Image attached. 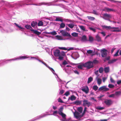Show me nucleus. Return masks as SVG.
<instances>
[{
    "mask_svg": "<svg viewBox=\"0 0 121 121\" xmlns=\"http://www.w3.org/2000/svg\"><path fill=\"white\" fill-rule=\"evenodd\" d=\"M118 27H112L111 29L112 30H111V31L113 32H119L121 31L119 29Z\"/></svg>",
    "mask_w": 121,
    "mask_h": 121,
    "instance_id": "nucleus-9",
    "label": "nucleus"
},
{
    "mask_svg": "<svg viewBox=\"0 0 121 121\" xmlns=\"http://www.w3.org/2000/svg\"><path fill=\"white\" fill-rule=\"evenodd\" d=\"M118 60V59H112L111 60H109L108 62V64H112L114 63V62H115L116 61Z\"/></svg>",
    "mask_w": 121,
    "mask_h": 121,
    "instance_id": "nucleus-13",
    "label": "nucleus"
},
{
    "mask_svg": "<svg viewBox=\"0 0 121 121\" xmlns=\"http://www.w3.org/2000/svg\"><path fill=\"white\" fill-rule=\"evenodd\" d=\"M96 109H97L99 110H101L103 109H104V107H101L100 106L97 107L96 108Z\"/></svg>",
    "mask_w": 121,
    "mask_h": 121,
    "instance_id": "nucleus-34",
    "label": "nucleus"
},
{
    "mask_svg": "<svg viewBox=\"0 0 121 121\" xmlns=\"http://www.w3.org/2000/svg\"><path fill=\"white\" fill-rule=\"evenodd\" d=\"M83 105L84 107L86 106L89 107L91 105V102L86 100L84 99L83 101Z\"/></svg>",
    "mask_w": 121,
    "mask_h": 121,
    "instance_id": "nucleus-2",
    "label": "nucleus"
},
{
    "mask_svg": "<svg viewBox=\"0 0 121 121\" xmlns=\"http://www.w3.org/2000/svg\"><path fill=\"white\" fill-rule=\"evenodd\" d=\"M108 87L110 88H113L114 87V85L112 84H109L108 85Z\"/></svg>",
    "mask_w": 121,
    "mask_h": 121,
    "instance_id": "nucleus-43",
    "label": "nucleus"
},
{
    "mask_svg": "<svg viewBox=\"0 0 121 121\" xmlns=\"http://www.w3.org/2000/svg\"><path fill=\"white\" fill-rule=\"evenodd\" d=\"M65 54L64 52L63 51H62L61 52V53H60V55L62 56H65Z\"/></svg>",
    "mask_w": 121,
    "mask_h": 121,
    "instance_id": "nucleus-48",
    "label": "nucleus"
},
{
    "mask_svg": "<svg viewBox=\"0 0 121 121\" xmlns=\"http://www.w3.org/2000/svg\"><path fill=\"white\" fill-rule=\"evenodd\" d=\"M59 114L61 115L62 116V117L63 118H66V115L63 112L60 114Z\"/></svg>",
    "mask_w": 121,
    "mask_h": 121,
    "instance_id": "nucleus-33",
    "label": "nucleus"
},
{
    "mask_svg": "<svg viewBox=\"0 0 121 121\" xmlns=\"http://www.w3.org/2000/svg\"><path fill=\"white\" fill-rule=\"evenodd\" d=\"M106 86H103L99 88L98 90L99 91H102V92H106L109 91V88L106 87Z\"/></svg>",
    "mask_w": 121,
    "mask_h": 121,
    "instance_id": "nucleus-3",
    "label": "nucleus"
},
{
    "mask_svg": "<svg viewBox=\"0 0 121 121\" xmlns=\"http://www.w3.org/2000/svg\"><path fill=\"white\" fill-rule=\"evenodd\" d=\"M58 101L59 102L61 103H63V101L61 100V99L60 98H59L58 99Z\"/></svg>",
    "mask_w": 121,
    "mask_h": 121,
    "instance_id": "nucleus-54",
    "label": "nucleus"
},
{
    "mask_svg": "<svg viewBox=\"0 0 121 121\" xmlns=\"http://www.w3.org/2000/svg\"><path fill=\"white\" fill-rule=\"evenodd\" d=\"M20 58L21 59H25L27 58V57L26 56H22L21 57H20Z\"/></svg>",
    "mask_w": 121,
    "mask_h": 121,
    "instance_id": "nucleus-60",
    "label": "nucleus"
},
{
    "mask_svg": "<svg viewBox=\"0 0 121 121\" xmlns=\"http://www.w3.org/2000/svg\"><path fill=\"white\" fill-rule=\"evenodd\" d=\"M93 80V78L91 77H90L88 79V80L87 82L88 84H89Z\"/></svg>",
    "mask_w": 121,
    "mask_h": 121,
    "instance_id": "nucleus-21",
    "label": "nucleus"
},
{
    "mask_svg": "<svg viewBox=\"0 0 121 121\" xmlns=\"http://www.w3.org/2000/svg\"><path fill=\"white\" fill-rule=\"evenodd\" d=\"M110 80L111 82L114 83H115V81L112 77H111L110 78Z\"/></svg>",
    "mask_w": 121,
    "mask_h": 121,
    "instance_id": "nucleus-50",
    "label": "nucleus"
},
{
    "mask_svg": "<svg viewBox=\"0 0 121 121\" xmlns=\"http://www.w3.org/2000/svg\"><path fill=\"white\" fill-rule=\"evenodd\" d=\"M31 58L32 59V58H33V59H36V60H38L39 62H41L42 63V62H42V61H41L40 60L36 58V57H31Z\"/></svg>",
    "mask_w": 121,
    "mask_h": 121,
    "instance_id": "nucleus-59",
    "label": "nucleus"
},
{
    "mask_svg": "<svg viewBox=\"0 0 121 121\" xmlns=\"http://www.w3.org/2000/svg\"><path fill=\"white\" fill-rule=\"evenodd\" d=\"M63 108L62 107H60V108L59 110V111L58 112V113L59 114H60L62 113V111L63 110Z\"/></svg>",
    "mask_w": 121,
    "mask_h": 121,
    "instance_id": "nucleus-25",
    "label": "nucleus"
},
{
    "mask_svg": "<svg viewBox=\"0 0 121 121\" xmlns=\"http://www.w3.org/2000/svg\"><path fill=\"white\" fill-rule=\"evenodd\" d=\"M25 27L27 29H30V28L31 27V26L30 25H25Z\"/></svg>",
    "mask_w": 121,
    "mask_h": 121,
    "instance_id": "nucleus-41",
    "label": "nucleus"
},
{
    "mask_svg": "<svg viewBox=\"0 0 121 121\" xmlns=\"http://www.w3.org/2000/svg\"><path fill=\"white\" fill-rule=\"evenodd\" d=\"M115 95L116 96H119L121 94V92L120 91H116L115 93Z\"/></svg>",
    "mask_w": 121,
    "mask_h": 121,
    "instance_id": "nucleus-20",
    "label": "nucleus"
},
{
    "mask_svg": "<svg viewBox=\"0 0 121 121\" xmlns=\"http://www.w3.org/2000/svg\"><path fill=\"white\" fill-rule=\"evenodd\" d=\"M107 50L105 49H103L101 51V56L102 57H104L106 56L107 54Z\"/></svg>",
    "mask_w": 121,
    "mask_h": 121,
    "instance_id": "nucleus-6",
    "label": "nucleus"
},
{
    "mask_svg": "<svg viewBox=\"0 0 121 121\" xmlns=\"http://www.w3.org/2000/svg\"><path fill=\"white\" fill-rule=\"evenodd\" d=\"M89 29H90L91 30L93 31L94 32H96V30L92 27H90Z\"/></svg>",
    "mask_w": 121,
    "mask_h": 121,
    "instance_id": "nucleus-57",
    "label": "nucleus"
},
{
    "mask_svg": "<svg viewBox=\"0 0 121 121\" xmlns=\"http://www.w3.org/2000/svg\"><path fill=\"white\" fill-rule=\"evenodd\" d=\"M70 94L69 92V91H66L65 94L64 95L66 96H67Z\"/></svg>",
    "mask_w": 121,
    "mask_h": 121,
    "instance_id": "nucleus-51",
    "label": "nucleus"
},
{
    "mask_svg": "<svg viewBox=\"0 0 121 121\" xmlns=\"http://www.w3.org/2000/svg\"><path fill=\"white\" fill-rule=\"evenodd\" d=\"M81 90L83 92H85L86 94H87L89 91V89L88 86H86L84 87V88H82Z\"/></svg>",
    "mask_w": 121,
    "mask_h": 121,
    "instance_id": "nucleus-8",
    "label": "nucleus"
},
{
    "mask_svg": "<svg viewBox=\"0 0 121 121\" xmlns=\"http://www.w3.org/2000/svg\"><path fill=\"white\" fill-rule=\"evenodd\" d=\"M58 56H59L58 59H59L60 60H63V57L62 56H61L60 55Z\"/></svg>",
    "mask_w": 121,
    "mask_h": 121,
    "instance_id": "nucleus-49",
    "label": "nucleus"
},
{
    "mask_svg": "<svg viewBox=\"0 0 121 121\" xmlns=\"http://www.w3.org/2000/svg\"><path fill=\"white\" fill-rule=\"evenodd\" d=\"M87 53L89 54H90L92 53L93 52V51L92 50H88L87 51Z\"/></svg>",
    "mask_w": 121,
    "mask_h": 121,
    "instance_id": "nucleus-42",
    "label": "nucleus"
},
{
    "mask_svg": "<svg viewBox=\"0 0 121 121\" xmlns=\"http://www.w3.org/2000/svg\"><path fill=\"white\" fill-rule=\"evenodd\" d=\"M47 34L55 35H56L57 33L56 31H54L51 32H48Z\"/></svg>",
    "mask_w": 121,
    "mask_h": 121,
    "instance_id": "nucleus-23",
    "label": "nucleus"
},
{
    "mask_svg": "<svg viewBox=\"0 0 121 121\" xmlns=\"http://www.w3.org/2000/svg\"><path fill=\"white\" fill-rule=\"evenodd\" d=\"M96 38L97 41L98 42L101 41V38L98 35H97L96 36Z\"/></svg>",
    "mask_w": 121,
    "mask_h": 121,
    "instance_id": "nucleus-22",
    "label": "nucleus"
},
{
    "mask_svg": "<svg viewBox=\"0 0 121 121\" xmlns=\"http://www.w3.org/2000/svg\"><path fill=\"white\" fill-rule=\"evenodd\" d=\"M55 21H60L61 22H62L63 21L62 19L59 17H57Z\"/></svg>",
    "mask_w": 121,
    "mask_h": 121,
    "instance_id": "nucleus-27",
    "label": "nucleus"
},
{
    "mask_svg": "<svg viewBox=\"0 0 121 121\" xmlns=\"http://www.w3.org/2000/svg\"><path fill=\"white\" fill-rule=\"evenodd\" d=\"M60 32L61 33L62 35L64 36H66L67 37H69L70 38H71L72 37V36L69 34L64 30H62L60 31Z\"/></svg>",
    "mask_w": 121,
    "mask_h": 121,
    "instance_id": "nucleus-4",
    "label": "nucleus"
},
{
    "mask_svg": "<svg viewBox=\"0 0 121 121\" xmlns=\"http://www.w3.org/2000/svg\"><path fill=\"white\" fill-rule=\"evenodd\" d=\"M97 62V61L96 60H94L93 61H92V63L93 65V63H95Z\"/></svg>",
    "mask_w": 121,
    "mask_h": 121,
    "instance_id": "nucleus-62",
    "label": "nucleus"
},
{
    "mask_svg": "<svg viewBox=\"0 0 121 121\" xmlns=\"http://www.w3.org/2000/svg\"><path fill=\"white\" fill-rule=\"evenodd\" d=\"M58 48L60 49H61V50H67V48L65 47H59Z\"/></svg>",
    "mask_w": 121,
    "mask_h": 121,
    "instance_id": "nucleus-45",
    "label": "nucleus"
},
{
    "mask_svg": "<svg viewBox=\"0 0 121 121\" xmlns=\"http://www.w3.org/2000/svg\"><path fill=\"white\" fill-rule=\"evenodd\" d=\"M79 27L83 31H85V29L84 26H80Z\"/></svg>",
    "mask_w": 121,
    "mask_h": 121,
    "instance_id": "nucleus-47",
    "label": "nucleus"
},
{
    "mask_svg": "<svg viewBox=\"0 0 121 121\" xmlns=\"http://www.w3.org/2000/svg\"><path fill=\"white\" fill-rule=\"evenodd\" d=\"M81 40L83 42L88 41V40L87 39L86 36L85 35H83L82 36Z\"/></svg>",
    "mask_w": 121,
    "mask_h": 121,
    "instance_id": "nucleus-12",
    "label": "nucleus"
},
{
    "mask_svg": "<svg viewBox=\"0 0 121 121\" xmlns=\"http://www.w3.org/2000/svg\"><path fill=\"white\" fill-rule=\"evenodd\" d=\"M65 24L62 22L61 23L60 25V28H64L65 27Z\"/></svg>",
    "mask_w": 121,
    "mask_h": 121,
    "instance_id": "nucleus-36",
    "label": "nucleus"
},
{
    "mask_svg": "<svg viewBox=\"0 0 121 121\" xmlns=\"http://www.w3.org/2000/svg\"><path fill=\"white\" fill-rule=\"evenodd\" d=\"M67 25L70 28H72L74 26H75L74 24L72 23H70L69 24H67Z\"/></svg>",
    "mask_w": 121,
    "mask_h": 121,
    "instance_id": "nucleus-24",
    "label": "nucleus"
},
{
    "mask_svg": "<svg viewBox=\"0 0 121 121\" xmlns=\"http://www.w3.org/2000/svg\"><path fill=\"white\" fill-rule=\"evenodd\" d=\"M78 110L80 113H82L83 110V108L82 107H78Z\"/></svg>",
    "mask_w": 121,
    "mask_h": 121,
    "instance_id": "nucleus-29",
    "label": "nucleus"
},
{
    "mask_svg": "<svg viewBox=\"0 0 121 121\" xmlns=\"http://www.w3.org/2000/svg\"><path fill=\"white\" fill-rule=\"evenodd\" d=\"M33 32L35 34L38 35H40L41 32H39L36 30H32Z\"/></svg>",
    "mask_w": 121,
    "mask_h": 121,
    "instance_id": "nucleus-17",
    "label": "nucleus"
},
{
    "mask_svg": "<svg viewBox=\"0 0 121 121\" xmlns=\"http://www.w3.org/2000/svg\"><path fill=\"white\" fill-rule=\"evenodd\" d=\"M98 87L96 85L94 86H93V89L95 91H96L98 88Z\"/></svg>",
    "mask_w": 121,
    "mask_h": 121,
    "instance_id": "nucleus-38",
    "label": "nucleus"
},
{
    "mask_svg": "<svg viewBox=\"0 0 121 121\" xmlns=\"http://www.w3.org/2000/svg\"><path fill=\"white\" fill-rule=\"evenodd\" d=\"M15 24L16 26H17L19 28L22 29H24V28L22 27H21V26H19L18 24H16V23H15Z\"/></svg>",
    "mask_w": 121,
    "mask_h": 121,
    "instance_id": "nucleus-46",
    "label": "nucleus"
},
{
    "mask_svg": "<svg viewBox=\"0 0 121 121\" xmlns=\"http://www.w3.org/2000/svg\"><path fill=\"white\" fill-rule=\"evenodd\" d=\"M56 37L57 39L58 40H62V39L61 36H60L57 35L56 36Z\"/></svg>",
    "mask_w": 121,
    "mask_h": 121,
    "instance_id": "nucleus-39",
    "label": "nucleus"
},
{
    "mask_svg": "<svg viewBox=\"0 0 121 121\" xmlns=\"http://www.w3.org/2000/svg\"><path fill=\"white\" fill-rule=\"evenodd\" d=\"M103 11L106 12H109L111 11L114 12L115 11L114 9H110L107 7H105L103 9Z\"/></svg>",
    "mask_w": 121,
    "mask_h": 121,
    "instance_id": "nucleus-11",
    "label": "nucleus"
},
{
    "mask_svg": "<svg viewBox=\"0 0 121 121\" xmlns=\"http://www.w3.org/2000/svg\"><path fill=\"white\" fill-rule=\"evenodd\" d=\"M104 17H103L102 18L104 19H106L105 17H107L108 18H110L111 17V15L110 14H108L107 13L104 14H103Z\"/></svg>",
    "mask_w": 121,
    "mask_h": 121,
    "instance_id": "nucleus-14",
    "label": "nucleus"
},
{
    "mask_svg": "<svg viewBox=\"0 0 121 121\" xmlns=\"http://www.w3.org/2000/svg\"><path fill=\"white\" fill-rule=\"evenodd\" d=\"M74 115L75 117L77 119L80 118L83 116L82 114V115L78 112H76L74 113Z\"/></svg>",
    "mask_w": 121,
    "mask_h": 121,
    "instance_id": "nucleus-5",
    "label": "nucleus"
},
{
    "mask_svg": "<svg viewBox=\"0 0 121 121\" xmlns=\"http://www.w3.org/2000/svg\"><path fill=\"white\" fill-rule=\"evenodd\" d=\"M110 59V57L109 56H108L107 57H106L105 58V60H109Z\"/></svg>",
    "mask_w": 121,
    "mask_h": 121,
    "instance_id": "nucleus-63",
    "label": "nucleus"
},
{
    "mask_svg": "<svg viewBox=\"0 0 121 121\" xmlns=\"http://www.w3.org/2000/svg\"><path fill=\"white\" fill-rule=\"evenodd\" d=\"M103 27L105 28L106 29H111L112 27L110 26H103Z\"/></svg>",
    "mask_w": 121,
    "mask_h": 121,
    "instance_id": "nucleus-30",
    "label": "nucleus"
},
{
    "mask_svg": "<svg viewBox=\"0 0 121 121\" xmlns=\"http://www.w3.org/2000/svg\"><path fill=\"white\" fill-rule=\"evenodd\" d=\"M48 67L49 68V69L50 70H51L53 73V72H55L54 70V69L52 68H51L49 66Z\"/></svg>",
    "mask_w": 121,
    "mask_h": 121,
    "instance_id": "nucleus-58",
    "label": "nucleus"
},
{
    "mask_svg": "<svg viewBox=\"0 0 121 121\" xmlns=\"http://www.w3.org/2000/svg\"><path fill=\"white\" fill-rule=\"evenodd\" d=\"M88 41L92 42L93 40V38L91 36H89V39L88 40Z\"/></svg>",
    "mask_w": 121,
    "mask_h": 121,
    "instance_id": "nucleus-40",
    "label": "nucleus"
},
{
    "mask_svg": "<svg viewBox=\"0 0 121 121\" xmlns=\"http://www.w3.org/2000/svg\"><path fill=\"white\" fill-rule=\"evenodd\" d=\"M90 13H92L94 14L95 15H97L98 13L96 12V11L94 10H93V12H89Z\"/></svg>",
    "mask_w": 121,
    "mask_h": 121,
    "instance_id": "nucleus-52",
    "label": "nucleus"
},
{
    "mask_svg": "<svg viewBox=\"0 0 121 121\" xmlns=\"http://www.w3.org/2000/svg\"><path fill=\"white\" fill-rule=\"evenodd\" d=\"M119 50H118L117 51V52H116V53L114 55V56H117L118 55V53L119 52Z\"/></svg>",
    "mask_w": 121,
    "mask_h": 121,
    "instance_id": "nucleus-44",
    "label": "nucleus"
},
{
    "mask_svg": "<svg viewBox=\"0 0 121 121\" xmlns=\"http://www.w3.org/2000/svg\"><path fill=\"white\" fill-rule=\"evenodd\" d=\"M43 25V22L42 21H40L38 24V26H42Z\"/></svg>",
    "mask_w": 121,
    "mask_h": 121,
    "instance_id": "nucleus-31",
    "label": "nucleus"
},
{
    "mask_svg": "<svg viewBox=\"0 0 121 121\" xmlns=\"http://www.w3.org/2000/svg\"><path fill=\"white\" fill-rule=\"evenodd\" d=\"M37 23L36 22L32 21L31 23V26L33 27H34L35 26L37 25Z\"/></svg>",
    "mask_w": 121,
    "mask_h": 121,
    "instance_id": "nucleus-19",
    "label": "nucleus"
},
{
    "mask_svg": "<svg viewBox=\"0 0 121 121\" xmlns=\"http://www.w3.org/2000/svg\"><path fill=\"white\" fill-rule=\"evenodd\" d=\"M82 102V101H76L74 102V104L77 105H80Z\"/></svg>",
    "mask_w": 121,
    "mask_h": 121,
    "instance_id": "nucleus-16",
    "label": "nucleus"
},
{
    "mask_svg": "<svg viewBox=\"0 0 121 121\" xmlns=\"http://www.w3.org/2000/svg\"><path fill=\"white\" fill-rule=\"evenodd\" d=\"M99 71L100 73H102L104 71L103 68L102 67L100 68L99 69Z\"/></svg>",
    "mask_w": 121,
    "mask_h": 121,
    "instance_id": "nucleus-32",
    "label": "nucleus"
},
{
    "mask_svg": "<svg viewBox=\"0 0 121 121\" xmlns=\"http://www.w3.org/2000/svg\"><path fill=\"white\" fill-rule=\"evenodd\" d=\"M104 71L105 73H107L109 71V67H107L104 68Z\"/></svg>",
    "mask_w": 121,
    "mask_h": 121,
    "instance_id": "nucleus-15",
    "label": "nucleus"
},
{
    "mask_svg": "<svg viewBox=\"0 0 121 121\" xmlns=\"http://www.w3.org/2000/svg\"><path fill=\"white\" fill-rule=\"evenodd\" d=\"M71 35L75 37H77L78 36V33H75L73 32L71 34Z\"/></svg>",
    "mask_w": 121,
    "mask_h": 121,
    "instance_id": "nucleus-35",
    "label": "nucleus"
},
{
    "mask_svg": "<svg viewBox=\"0 0 121 121\" xmlns=\"http://www.w3.org/2000/svg\"><path fill=\"white\" fill-rule=\"evenodd\" d=\"M104 102L105 104L108 106L110 105L112 103V101L110 99H106Z\"/></svg>",
    "mask_w": 121,
    "mask_h": 121,
    "instance_id": "nucleus-7",
    "label": "nucleus"
},
{
    "mask_svg": "<svg viewBox=\"0 0 121 121\" xmlns=\"http://www.w3.org/2000/svg\"><path fill=\"white\" fill-rule=\"evenodd\" d=\"M68 64V62L66 60H64L62 63L63 65H65Z\"/></svg>",
    "mask_w": 121,
    "mask_h": 121,
    "instance_id": "nucleus-56",
    "label": "nucleus"
},
{
    "mask_svg": "<svg viewBox=\"0 0 121 121\" xmlns=\"http://www.w3.org/2000/svg\"><path fill=\"white\" fill-rule=\"evenodd\" d=\"M83 66L82 65H79L78 66V68L79 69H82V67Z\"/></svg>",
    "mask_w": 121,
    "mask_h": 121,
    "instance_id": "nucleus-53",
    "label": "nucleus"
},
{
    "mask_svg": "<svg viewBox=\"0 0 121 121\" xmlns=\"http://www.w3.org/2000/svg\"><path fill=\"white\" fill-rule=\"evenodd\" d=\"M87 109V108H86V107H85L83 112V113H82L83 115H84V114H85V112L86 111V110Z\"/></svg>",
    "mask_w": 121,
    "mask_h": 121,
    "instance_id": "nucleus-55",
    "label": "nucleus"
},
{
    "mask_svg": "<svg viewBox=\"0 0 121 121\" xmlns=\"http://www.w3.org/2000/svg\"><path fill=\"white\" fill-rule=\"evenodd\" d=\"M76 97L73 95L71 96L70 97V99L72 101L76 99Z\"/></svg>",
    "mask_w": 121,
    "mask_h": 121,
    "instance_id": "nucleus-26",
    "label": "nucleus"
},
{
    "mask_svg": "<svg viewBox=\"0 0 121 121\" xmlns=\"http://www.w3.org/2000/svg\"><path fill=\"white\" fill-rule=\"evenodd\" d=\"M83 66L85 67H86L88 69L93 68L94 66L92 63V61H91L86 62L83 64Z\"/></svg>",
    "mask_w": 121,
    "mask_h": 121,
    "instance_id": "nucleus-1",
    "label": "nucleus"
},
{
    "mask_svg": "<svg viewBox=\"0 0 121 121\" xmlns=\"http://www.w3.org/2000/svg\"><path fill=\"white\" fill-rule=\"evenodd\" d=\"M121 83V80H119L117 81V84L118 85H119Z\"/></svg>",
    "mask_w": 121,
    "mask_h": 121,
    "instance_id": "nucleus-64",
    "label": "nucleus"
},
{
    "mask_svg": "<svg viewBox=\"0 0 121 121\" xmlns=\"http://www.w3.org/2000/svg\"><path fill=\"white\" fill-rule=\"evenodd\" d=\"M108 96L110 98L112 97L113 98H114L116 97V96L115 94H114L110 95Z\"/></svg>",
    "mask_w": 121,
    "mask_h": 121,
    "instance_id": "nucleus-37",
    "label": "nucleus"
},
{
    "mask_svg": "<svg viewBox=\"0 0 121 121\" xmlns=\"http://www.w3.org/2000/svg\"><path fill=\"white\" fill-rule=\"evenodd\" d=\"M58 112L57 111H54L53 113V115L55 116H56V115L57 113Z\"/></svg>",
    "mask_w": 121,
    "mask_h": 121,
    "instance_id": "nucleus-61",
    "label": "nucleus"
},
{
    "mask_svg": "<svg viewBox=\"0 0 121 121\" xmlns=\"http://www.w3.org/2000/svg\"><path fill=\"white\" fill-rule=\"evenodd\" d=\"M87 17L91 21H94L95 19V17L91 16H88Z\"/></svg>",
    "mask_w": 121,
    "mask_h": 121,
    "instance_id": "nucleus-28",
    "label": "nucleus"
},
{
    "mask_svg": "<svg viewBox=\"0 0 121 121\" xmlns=\"http://www.w3.org/2000/svg\"><path fill=\"white\" fill-rule=\"evenodd\" d=\"M99 76V75H98V76L96 77V79H97V82L98 84L99 85H100L101 84V83L102 80L100 78H98V77Z\"/></svg>",
    "mask_w": 121,
    "mask_h": 121,
    "instance_id": "nucleus-18",
    "label": "nucleus"
},
{
    "mask_svg": "<svg viewBox=\"0 0 121 121\" xmlns=\"http://www.w3.org/2000/svg\"><path fill=\"white\" fill-rule=\"evenodd\" d=\"M54 55L55 56H58L60 55V52L58 49L55 50L54 52Z\"/></svg>",
    "mask_w": 121,
    "mask_h": 121,
    "instance_id": "nucleus-10",
    "label": "nucleus"
}]
</instances>
